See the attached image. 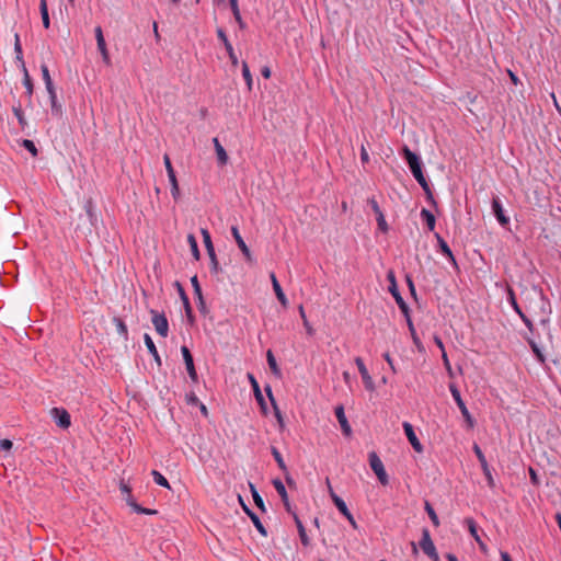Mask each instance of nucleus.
Segmentation results:
<instances>
[{
    "label": "nucleus",
    "instance_id": "4468645a",
    "mask_svg": "<svg viewBox=\"0 0 561 561\" xmlns=\"http://www.w3.org/2000/svg\"><path fill=\"white\" fill-rule=\"evenodd\" d=\"M335 416L340 423V426H341V430L343 432V434L348 437L351 436L352 434V428H351V425L345 416V413H344V408L343 405H337L335 408Z\"/></svg>",
    "mask_w": 561,
    "mask_h": 561
},
{
    "label": "nucleus",
    "instance_id": "f704fd0d",
    "mask_svg": "<svg viewBox=\"0 0 561 561\" xmlns=\"http://www.w3.org/2000/svg\"><path fill=\"white\" fill-rule=\"evenodd\" d=\"M242 76L247 83L248 90L251 91L252 85H253V79H252L250 68L245 61L242 62Z\"/></svg>",
    "mask_w": 561,
    "mask_h": 561
},
{
    "label": "nucleus",
    "instance_id": "c85d7f7f",
    "mask_svg": "<svg viewBox=\"0 0 561 561\" xmlns=\"http://www.w3.org/2000/svg\"><path fill=\"white\" fill-rule=\"evenodd\" d=\"M201 232L203 236V240H204L208 256H214V253H216V252H215V248H214L209 231L207 229L203 228L201 230Z\"/></svg>",
    "mask_w": 561,
    "mask_h": 561
},
{
    "label": "nucleus",
    "instance_id": "423d86ee",
    "mask_svg": "<svg viewBox=\"0 0 561 561\" xmlns=\"http://www.w3.org/2000/svg\"><path fill=\"white\" fill-rule=\"evenodd\" d=\"M368 460H369V466H370L371 470L375 472V474L377 476L379 482L382 485H387L389 483V478H388V474L385 470L383 463H382L381 459L379 458V456L375 451H371L368 455Z\"/></svg>",
    "mask_w": 561,
    "mask_h": 561
},
{
    "label": "nucleus",
    "instance_id": "680f3d73",
    "mask_svg": "<svg viewBox=\"0 0 561 561\" xmlns=\"http://www.w3.org/2000/svg\"><path fill=\"white\" fill-rule=\"evenodd\" d=\"M360 161L364 164L369 162V154L364 146L360 148Z\"/></svg>",
    "mask_w": 561,
    "mask_h": 561
},
{
    "label": "nucleus",
    "instance_id": "4d7b16f0",
    "mask_svg": "<svg viewBox=\"0 0 561 561\" xmlns=\"http://www.w3.org/2000/svg\"><path fill=\"white\" fill-rule=\"evenodd\" d=\"M217 36L222 42L224 46L231 44L226 35V32L222 28H217Z\"/></svg>",
    "mask_w": 561,
    "mask_h": 561
},
{
    "label": "nucleus",
    "instance_id": "0e129e2a",
    "mask_svg": "<svg viewBox=\"0 0 561 561\" xmlns=\"http://www.w3.org/2000/svg\"><path fill=\"white\" fill-rule=\"evenodd\" d=\"M298 311H299L300 318L302 319L304 325L308 327V320H307L306 312H305V309H304L302 305H300L298 307Z\"/></svg>",
    "mask_w": 561,
    "mask_h": 561
},
{
    "label": "nucleus",
    "instance_id": "5701e85b",
    "mask_svg": "<svg viewBox=\"0 0 561 561\" xmlns=\"http://www.w3.org/2000/svg\"><path fill=\"white\" fill-rule=\"evenodd\" d=\"M271 280H272V285H273V289H274V293L278 299V301L280 302V305L286 308L287 305H288V300H287V297L286 295L284 294L276 276L274 273L271 274Z\"/></svg>",
    "mask_w": 561,
    "mask_h": 561
},
{
    "label": "nucleus",
    "instance_id": "7ed1b4c3",
    "mask_svg": "<svg viewBox=\"0 0 561 561\" xmlns=\"http://www.w3.org/2000/svg\"><path fill=\"white\" fill-rule=\"evenodd\" d=\"M119 490H121V493H122L124 500L126 501L127 505L130 506L135 513L145 514V515L157 514L156 510L142 507L135 501L134 496L131 495L130 485L128 483H126L124 480H122L119 483Z\"/></svg>",
    "mask_w": 561,
    "mask_h": 561
},
{
    "label": "nucleus",
    "instance_id": "72a5a7b5",
    "mask_svg": "<svg viewBox=\"0 0 561 561\" xmlns=\"http://www.w3.org/2000/svg\"><path fill=\"white\" fill-rule=\"evenodd\" d=\"M41 70H42V76H43V80L45 82V87H46V90L47 91H51V90H55V87H54V83H53V80L50 78V75H49V70H48V67L46 65H42L41 66Z\"/></svg>",
    "mask_w": 561,
    "mask_h": 561
},
{
    "label": "nucleus",
    "instance_id": "b1692460",
    "mask_svg": "<svg viewBox=\"0 0 561 561\" xmlns=\"http://www.w3.org/2000/svg\"><path fill=\"white\" fill-rule=\"evenodd\" d=\"M213 144H214V147H215L218 164L221 165V167L226 165L227 162H228V154H227L225 148L221 146V144L218 140V138H214L213 139Z\"/></svg>",
    "mask_w": 561,
    "mask_h": 561
},
{
    "label": "nucleus",
    "instance_id": "a211bd4d",
    "mask_svg": "<svg viewBox=\"0 0 561 561\" xmlns=\"http://www.w3.org/2000/svg\"><path fill=\"white\" fill-rule=\"evenodd\" d=\"M463 524L467 526L470 535L478 542L480 549L482 551H485V543L481 540V538L479 536L478 525H477L476 520L472 517H467V518H465Z\"/></svg>",
    "mask_w": 561,
    "mask_h": 561
},
{
    "label": "nucleus",
    "instance_id": "a878e982",
    "mask_svg": "<svg viewBox=\"0 0 561 561\" xmlns=\"http://www.w3.org/2000/svg\"><path fill=\"white\" fill-rule=\"evenodd\" d=\"M144 341H145V344H146L149 353L153 356L154 360L158 363V365H161V358L158 353V350H157L151 336L148 333H146L144 335Z\"/></svg>",
    "mask_w": 561,
    "mask_h": 561
},
{
    "label": "nucleus",
    "instance_id": "e2e57ef3",
    "mask_svg": "<svg viewBox=\"0 0 561 561\" xmlns=\"http://www.w3.org/2000/svg\"><path fill=\"white\" fill-rule=\"evenodd\" d=\"M94 33L96 42L105 39L103 35V30L100 25L94 28Z\"/></svg>",
    "mask_w": 561,
    "mask_h": 561
},
{
    "label": "nucleus",
    "instance_id": "0eeeda50",
    "mask_svg": "<svg viewBox=\"0 0 561 561\" xmlns=\"http://www.w3.org/2000/svg\"><path fill=\"white\" fill-rule=\"evenodd\" d=\"M420 548L433 561H438L439 557L436 551L435 545L431 538L430 530L424 528L422 530V538L420 540Z\"/></svg>",
    "mask_w": 561,
    "mask_h": 561
},
{
    "label": "nucleus",
    "instance_id": "864d4df0",
    "mask_svg": "<svg viewBox=\"0 0 561 561\" xmlns=\"http://www.w3.org/2000/svg\"><path fill=\"white\" fill-rule=\"evenodd\" d=\"M163 161H164V165H165V170H167L168 176L171 175V174H175V171H174V169L172 167V163H171L169 154H164Z\"/></svg>",
    "mask_w": 561,
    "mask_h": 561
},
{
    "label": "nucleus",
    "instance_id": "39448f33",
    "mask_svg": "<svg viewBox=\"0 0 561 561\" xmlns=\"http://www.w3.org/2000/svg\"><path fill=\"white\" fill-rule=\"evenodd\" d=\"M387 279L389 282V293L392 295V297L394 298L398 307L400 308V310L402 311V313L408 317L409 316V307L407 305V302L404 301V299L402 298L399 289H398V285H397V280H396V276H394V273L393 271H389L387 273Z\"/></svg>",
    "mask_w": 561,
    "mask_h": 561
},
{
    "label": "nucleus",
    "instance_id": "6ab92c4d",
    "mask_svg": "<svg viewBox=\"0 0 561 561\" xmlns=\"http://www.w3.org/2000/svg\"><path fill=\"white\" fill-rule=\"evenodd\" d=\"M248 378H249V381H250L251 387L253 389V393H254V397H255L257 403L260 404V407L263 410V412H265L266 411V403H265L264 397H263V394L261 392V389H260L257 380L255 379V377L252 374H248Z\"/></svg>",
    "mask_w": 561,
    "mask_h": 561
},
{
    "label": "nucleus",
    "instance_id": "774afa93",
    "mask_svg": "<svg viewBox=\"0 0 561 561\" xmlns=\"http://www.w3.org/2000/svg\"><path fill=\"white\" fill-rule=\"evenodd\" d=\"M229 3H230V8H231V11L232 13H238L240 10H239V5H238V0H229Z\"/></svg>",
    "mask_w": 561,
    "mask_h": 561
},
{
    "label": "nucleus",
    "instance_id": "338daca9",
    "mask_svg": "<svg viewBox=\"0 0 561 561\" xmlns=\"http://www.w3.org/2000/svg\"><path fill=\"white\" fill-rule=\"evenodd\" d=\"M529 476H530V480H531V482H533L535 485L539 484L537 473H536V471H535L533 468H529Z\"/></svg>",
    "mask_w": 561,
    "mask_h": 561
},
{
    "label": "nucleus",
    "instance_id": "9d476101",
    "mask_svg": "<svg viewBox=\"0 0 561 561\" xmlns=\"http://www.w3.org/2000/svg\"><path fill=\"white\" fill-rule=\"evenodd\" d=\"M181 353H182V356H183V359L185 363L187 374H188L191 380L196 383L198 381V375L195 369L194 359H193V356H192L188 347L183 345L181 347Z\"/></svg>",
    "mask_w": 561,
    "mask_h": 561
},
{
    "label": "nucleus",
    "instance_id": "393cba45",
    "mask_svg": "<svg viewBox=\"0 0 561 561\" xmlns=\"http://www.w3.org/2000/svg\"><path fill=\"white\" fill-rule=\"evenodd\" d=\"M273 485H274L275 490L277 491L278 495L280 496L286 510L289 512L290 505H289L288 495H287V491L285 489L284 483L279 479H275V480H273Z\"/></svg>",
    "mask_w": 561,
    "mask_h": 561
},
{
    "label": "nucleus",
    "instance_id": "13d9d810",
    "mask_svg": "<svg viewBox=\"0 0 561 561\" xmlns=\"http://www.w3.org/2000/svg\"><path fill=\"white\" fill-rule=\"evenodd\" d=\"M382 356H383L385 360L387 362V364L389 365V367H390L391 371H392L393 374H397V368H396V366H394L393 359H392V357L390 356V354H389V353H385Z\"/></svg>",
    "mask_w": 561,
    "mask_h": 561
},
{
    "label": "nucleus",
    "instance_id": "09e8293b",
    "mask_svg": "<svg viewBox=\"0 0 561 561\" xmlns=\"http://www.w3.org/2000/svg\"><path fill=\"white\" fill-rule=\"evenodd\" d=\"M225 48H226V50L228 53L229 59L231 61V65L236 67L239 61H238L237 55L234 54L232 45L228 44L227 46H225Z\"/></svg>",
    "mask_w": 561,
    "mask_h": 561
},
{
    "label": "nucleus",
    "instance_id": "3c124183",
    "mask_svg": "<svg viewBox=\"0 0 561 561\" xmlns=\"http://www.w3.org/2000/svg\"><path fill=\"white\" fill-rule=\"evenodd\" d=\"M442 359H443V363H444V366H445V368L447 370L448 376L449 377H454V371H453L450 362L448 359L447 353L442 354Z\"/></svg>",
    "mask_w": 561,
    "mask_h": 561
},
{
    "label": "nucleus",
    "instance_id": "052dcab7",
    "mask_svg": "<svg viewBox=\"0 0 561 561\" xmlns=\"http://www.w3.org/2000/svg\"><path fill=\"white\" fill-rule=\"evenodd\" d=\"M12 446H13V443L10 439L5 438V439L0 440V449L1 450L8 451L12 448Z\"/></svg>",
    "mask_w": 561,
    "mask_h": 561
},
{
    "label": "nucleus",
    "instance_id": "c03bdc74",
    "mask_svg": "<svg viewBox=\"0 0 561 561\" xmlns=\"http://www.w3.org/2000/svg\"><path fill=\"white\" fill-rule=\"evenodd\" d=\"M114 321L116 323L118 333L121 335H123L125 339H127L128 330H127V325L125 324V322L119 318H115Z\"/></svg>",
    "mask_w": 561,
    "mask_h": 561
},
{
    "label": "nucleus",
    "instance_id": "603ef678",
    "mask_svg": "<svg viewBox=\"0 0 561 561\" xmlns=\"http://www.w3.org/2000/svg\"><path fill=\"white\" fill-rule=\"evenodd\" d=\"M210 259V272L214 274H218L219 272V263L216 256V253H214V256H209Z\"/></svg>",
    "mask_w": 561,
    "mask_h": 561
},
{
    "label": "nucleus",
    "instance_id": "f03ea898",
    "mask_svg": "<svg viewBox=\"0 0 561 561\" xmlns=\"http://www.w3.org/2000/svg\"><path fill=\"white\" fill-rule=\"evenodd\" d=\"M402 156L405 159L411 173L413 174L414 179L417 181V183L423 188L427 198L433 199V194H432L430 184L422 171V161H421L420 157L416 153H414L413 151H411L408 146H403Z\"/></svg>",
    "mask_w": 561,
    "mask_h": 561
},
{
    "label": "nucleus",
    "instance_id": "f8f14e48",
    "mask_svg": "<svg viewBox=\"0 0 561 561\" xmlns=\"http://www.w3.org/2000/svg\"><path fill=\"white\" fill-rule=\"evenodd\" d=\"M355 364H356V366L358 368V371L360 374V377H362V380L364 382L365 388L368 391H374L375 390V383H374V380H373L371 376L368 373V369L365 366L364 360L360 357H356L355 358Z\"/></svg>",
    "mask_w": 561,
    "mask_h": 561
},
{
    "label": "nucleus",
    "instance_id": "f257e3e1",
    "mask_svg": "<svg viewBox=\"0 0 561 561\" xmlns=\"http://www.w3.org/2000/svg\"><path fill=\"white\" fill-rule=\"evenodd\" d=\"M526 309L531 316L538 318L540 325L549 328L552 309L549 299L541 289H534V295L527 297Z\"/></svg>",
    "mask_w": 561,
    "mask_h": 561
},
{
    "label": "nucleus",
    "instance_id": "9b49d317",
    "mask_svg": "<svg viewBox=\"0 0 561 561\" xmlns=\"http://www.w3.org/2000/svg\"><path fill=\"white\" fill-rule=\"evenodd\" d=\"M50 414L59 427L66 430L71 425L70 414L66 409L53 408Z\"/></svg>",
    "mask_w": 561,
    "mask_h": 561
},
{
    "label": "nucleus",
    "instance_id": "e433bc0d",
    "mask_svg": "<svg viewBox=\"0 0 561 561\" xmlns=\"http://www.w3.org/2000/svg\"><path fill=\"white\" fill-rule=\"evenodd\" d=\"M528 344L531 348V351L534 352L537 360L541 364H545L546 362V357L545 355L542 354V352L540 351L539 346L537 345V343L534 341V340H528Z\"/></svg>",
    "mask_w": 561,
    "mask_h": 561
},
{
    "label": "nucleus",
    "instance_id": "49530a36",
    "mask_svg": "<svg viewBox=\"0 0 561 561\" xmlns=\"http://www.w3.org/2000/svg\"><path fill=\"white\" fill-rule=\"evenodd\" d=\"M472 449H473V451H474V454H476V456H477V458H478V460H479V462H480L481 467H483V466L488 465V461H486V459H485V456H484V454L482 453V450H481V448L479 447V445H478V444H473Z\"/></svg>",
    "mask_w": 561,
    "mask_h": 561
},
{
    "label": "nucleus",
    "instance_id": "79ce46f5",
    "mask_svg": "<svg viewBox=\"0 0 561 561\" xmlns=\"http://www.w3.org/2000/svg\"><path fill=\"white\" fill-rule=\"evenodd\" d=\"M251 493L254 500L255 505L261 508L262 511H265L264 502L259 492L256 491L255 486L250 483Z\"/></svg>",
    "mask_w": 561,
    "mask_h": 561
},
{
    "label": "nucleus",
    "instance_id": "f3484780",
    "mask_svg": "<svg viewBox=\"0 0 561 561\" xmlns=\"http://www.w3.org/2000/svg\"><path fill=\"white\" fill-rule=\"evenodd\" d=\"M492 210H493V214L496 217L497 221L502 226H505L510 222L508 217H506L504 214L502 203H501L500 198L496 196L493 197V199H492Z\"/></svg>",
    "mask_w": 561,
    "mask_h": 561
},
{
    "label": "nucleus",
    "instance_id": "58836bf2",
    "mask_svg": "<svg viewBox=\"0 0 561 561\" xmlns=\"http://www.w3.org/2000/svg\"><path fill=\"white\" fill-rule=\"evenodd\" d=\"M151 474L153 477L154 482L158 485H161V486L170 489V484H169L168 480L165 479V477L163 474H161L157 470H152Z\"/></svg>",
    "mask_w": 561,
    "mask_h": 561
},
{
    "label": "nucleus",
    "instance_id": "6e6d98bb",
    "mask_svg": "<svg viewBox=\"0 0 561 561\" xmlns=\"http://www.w3.org/2000/svg\"><path fill=\"white\" fill-rule=\"evenodd\" d=\"M368 204L370 205L376 217L379 216V214H382V210L380 209L379 204L375 198L368 199Z\"/></svg>",
    "mask_w": 561,
    "mask_h": 561
},
{
    "label": "nucleus",
    "instance_id": "2eb2a0df",
    "mask_svg": "<svg viewBox=\"0 0 561 561\" xmlns=\"http://www.w3.org/2000/svg\"><path fill=\"white\" fill-rule=\"evenodd\" d=\"M231 234H232L238 248L242 252V254L247 257L248 261H250L251 260L250 249L248 248L247 243L244 242L243 238L241 237L237 226L231 227Z\"/></svg>",
    "mask_w": 561,
    "mask_h": 561
},
{
    "label": "nucleus",
    "instance_id": "473e14b6",
    "mask_svg": "<svg viewBox=\"0 0 561 561\" xmlns=\"http://www.w3.org/2000/svg\"><path fill=\"white\" fill-rule=\"evenodd\" d=\"M266 359H267V364L270 366V369L272 370V373L275 375V376H279L280 375V369L276 363V359H275V356L273 354V352L271 350L267 351L266 353Z\"/></svg>",
    "mask_w": 561,
    "mask_h": 561
},
{
    "label": "nucleus",
    "instance_id": "c756f323",
    "mask_svg": "<svg viewBox=\"0 0 561 561\" xmlns=\"http://www.w3.org/2000/svg\"><path fill=\"white\" fill-rule=\"evenodd\" d=\"M39 12L43 21V25L45 28H49L50 20L48 14V8L46 0H39Z\"/></svg>",
    "mask_w": 561,
    "mask_h": 561
},
{
    "label": "nucleus",
    "instance_id": "bf43d9fd",
    "mask_svg": "<svg viewBox=\"0 0 561 561\" xmlns=\"http://www.w3.org/2000/svg\"><path fill=\"white\" fill-rule=\"evenodd\" d=\"M14 51H15V55H22V53H23L19 34H15V36H14Z\"/></svg>",
    "mask_w": 561,
    "mask_h": 561
},
{
    "label": "nucleus",
    "instance_id": "1a4fd4ad",
    "mask_svg": "<svg viewBox=\"0 0 561 561\" xmlns=\"http://www.w3.org/2000/svg\"><path fill=\"white\" fill-rule=\"evenodd\" d=\"M151 322L159 335L167 337L169 334V322L164 313H160L157 310H150Z\"/></svg>",
    "mask_w": 561,
    "mask_h": 561
},
{
    "label": "nucleus",
    "instance_id": "4be33fe9",
    "mask_svg": "<svg viewBox=\"0 0 561 561\" xmlns=\"http://www.w3.org/2000/svg\"><path fill=\"white\" fill-rule=\"evenodd\" d=\"M49 95L50 101V111L51 115L55 117H61L62 116V106L58 102L56 89L51 91H47Z\"/></svg>",
    "mask_w": 561,
    "mask_h": 561
},
{
    "label": "nucleus",
    "instance_id": "2f4dec72",
    "mask_svg": "<svg viewBox=\"0 0 561 561\" xmlns=\"http://www.w3.org/2000/svg\"><path fill=\"white\" fill-rule=\"evenodd\" d=\"M271 453L278 466V468L283 471V472H287V466L284 461V458L282 456V454L279 453V450L275 447V446H272L271 447Z\"/></svg>",
    "mask_w": 561,
    "mask_h": 561
},
{
    "label": "nucleus",
    "instance_id": "a18cd8bd",
    "mask_svg": "<svg viewBox=\"0 0 561 561\" xmlns=\"http://www.w3.org/2000/svg\"><path fill=\"white\" fill-rule=\"evenodd\" d=\"M482 468V471H483V474L488 481V485L493 489L495 486V482H494V479H493V476L491 473V470H490V467L489 465H485Z\"/></svg>",
    "mask_w": 561,
    "mask_h": 561
},
{
    "label": "nucleus",
    "instance_id": "ddd939ff",
    "mask_svg": "<svg viewBox=\"0 0 561 561\" xmlns=\"http://www.w3.org/2000/svg\"><path fill=\"white\" fill-rule=\"evenodd\" d=\"M402 426H403L404 433L407 435V438L410 442V444L412 445L413 449L416 453H422L423 451V446L420 443V440H419V438H417V436H416V434L414 432L413 426L409 422H404L402 424Z\"/></svg>",
    "mask_w": 561,
    "mask_h": 561
},
{
    "label": "nucleus",
    "instance_id": "aec40b11",
    "mask_svg": "<svg viewBox=\"0 0 561 561\" xmlns=\"http://www.w3.org/2000/svg\"><path fill=\"white\" fill-rule=\"evenodd\" d=\"M265 392H266L267 397L270 398L271 403H272V405H273V409H274V415H275V417H276V420H277V423H278L279 430H280V431H283V430L285 428L284 417H283L282 412H280V410L278 409L277 403H276V401H275V399H274V397H273V392H272V388H271V386H268V385H267V386L265 387Z\"/></svg>",
    "mask_w": 561,
    "mask_h": 561
},
{
    "label": "nucleus",
    "instance_id": "cd10ccee",
    "mask_svg": "<svg viewBox=\"0 0 561 561\" xmlns=\"http://www.w3.org/2000/svg\"><path fill=\"white\" fill-rule=\"evenodd\" d=\"M422 220L425 222L427 229L433 231L435 229L436 219L435 216L428 209L423 208L420 214Z\"/></svg>",
    "mask_w": 561,
    "mask_h": 561
},
{
    "label": "nucleus",
    "instance_id": "de8ad7c7",
    "mask_svg": "<svg viewBox=\"0 0 561 561\" xmlns=\"http://www.w3.org/2000/svg\"><path fill=\"white\" fill-rule=\"evenodd\" d=\"M22 146L28 151L31 152V154L33 157H36L37 156V148L35 146V144L32 141V140H28V139H24L22 141Z\"/></svg>",
    "mask_w": 561,
    "mask_h": 561
},
{
    "label": "nucleus",
    "instance_id": "37998d69",
    "mask_svg": "<svg viewBox=\"0 0 561 561\" xmlns=\"http://www.w3.org/2000/svg\"><path fill=\"white\" fill-rule=\"evenodd\" d=\"M12 111H13L14 116L18 118V122H19L21 128L23 129L26 125V119L24 117V113H23L21 106H13Z\"/></svg>",
    "mask_w": 561,
    "mask_h": 561
},
{
    "label": "nucleus",
    "instance_id": "dca6fc26",
    "mask_svg": "<svg viewBox=\"0 0 561 561\" xmlns=\"http://www.w3.org/2000/svg\"><path fill=\"white\" fill-rule=\"evenodd\" d=\"M327 483L332 502L343 516H348L351 512L347 508L346 503L333 491L329 480H327Z\"/></svg>",
    "mask_w": 561,
    "mask_h": 561
},
{
    "label": "nucleus",
    "instance_id": "7c9ffc66",
    "mask_svg": "<svg viewBox=\"0 0 561 561\" xmlns=\"http://www.w3.org/2000/svg\"><path fill=\"white\" fill-rule=\"evenodd\" d=\"M187 243L190 245V249H191V252H192V255L194 256V259L196 261L199 260L201 257V253H199V249H198V244H197V240L195 238L194 234L190 233L187 236Z\"/></svg>",
    "mask_w": 561,
    "mask_h": 561
},
{
    "label": "nucleus",
    "instance_id": "a19ab883",
    "mask_svg": "<svg viewBox=\"0 0 561 561\" xmlns=\"http://www.w3.org/2000/svg\"><path fill=\"white\" fill-rule=\"evenodd\" d=\"M425 511H426L430 519L434 524V526L437 527L439 525L438 516H437L436 512L434 511L433 506L427 501L425 502Z\"/></svg>",
    "mask_w": 561,
    "mask_h": 561
},
{
    "label": "nucleus",
    "instance_id": "69168bd1",
    "mask_svg": "<svg viewBox=\"0 0 561 561\" xmlns=\"http://www.w3.org/2000/svg\"><path fill=\"white\" fill-rule=\"evenodd\" d=\"M434 342L438 346V348L442 351V354L446 353L444 343H443V341H442V339L439 336L435 335L434 336Z\"/></svg>",
    "mask_w": 561,
    "mask_h": 561
},
{
    "label": "nucleus",
    "instance_id": "5fc2aeb1",
    "mask_svg": "<svg viewBox=\"0 0 561 561\" xmlns=\"http://www.w3.org/2000/svg\"><path fill=\"white\" fill-rule=\"evenodd\" d=\"M405 318H407V321H408L409 329H410V331L412 333L413 342L415 343V345L419 346L420 345V340H419V337L415 334V330H414L412 320L410 318V314L408 317H405Z\"/></svg>",
    "mask_w": 561,
    "mask_h": 561
},
{
    "label": "nucleus",
    "instance_id": "ea45409f",
    "mask_svg": "<svg viewBox=\"0 0 561 561\" xmlns=\"http://www.w3.org/2000/svg\"><path fill=\"white\" fill-rule=\"evenodd\" d=\"M250 518H251L253 525L255 526V528L257 529V531L261 535L266 536L267 531H266L265 527L263 526V524L261 523L259 516L255 513H251Z\"/></svg>",
    "mask_w": 561,
    "mask_h": 561
},
{
    "label": "nucleus",
    "instance_id": "20e7f679",
    "mask_svg": "<svg viewBox=\"0 0 561 561\" xmlns=\"http://www.w3.org/2000/svg\"><path fill=\"white\" fill-rule=\"evenodd\" d=\"M448 388L453 396V399L455 400L458 409L460 410L462 417L465 419L467 428L472 430L476 425V421L470 414L465 401L462 400L459 389L455 383H449Z\"/></svg>",
    "mask_w": 561,
    "mask_h": 561
},
{
    "label": "nucleus",
    "instance_id": "bb28decb",
    "mask_svg": "<svg viewBox=\"0 0 561 561\" xmlns=\"http://www.w3.org/2000/svg\"><path fill=\"white\" fill-rule=\"evenodd\" d=\"M294 519H295V523H296V526L298 529V534H299L301 543L305 547L309 546L310 540H309V537L307 536L306 528H305L302 522L299 519V517L296 514H294Z\"/></svg>",
    "mask_w": 561,
    "mask_h": 561
},
{
    "label": "nucleus",
    "instance_id": "4c0bfd02",
    "mask_svg": "<svg viewBox=\"0 0 561 561\" xmlns=\"http://www.w3.org/2000/svg\"><path fill=\"white\" fill-rule=\"evenodd\" d=\"M191 284H192V286L194 288V294L197 296L201 305H204L203 293H202V288H201V285L198 283L197 276H193L191 278Z\"/></svg>",
    "mask_w": 561,
    "mask_h": 561
},
{
    "label": "nucleus",
    "instance_id": "6e6552de",
    "mask_svg": "<svg viewBox=\"0 0 561 561\" xmlns=\"http://www.w3.org/2000/svg\"><path fill=\"white\" fill-rule=\"evenodd\" d=\"M507 301L512 306L514 311L519 316V318L522 319L524 324L527 327V329L533 333L534 329H535L534 323H533L531 319L523 311V309L518 305L515 293L511 287L507 288Z\"/></svg>",
    "mask_w": 561,
    "mask_h": 561
},
{
    "label": "nucleus",
    "instance_id": "412c9836",
    "mask_svg": "<svg viewBox=\"0 0 561 561\" xmlns=\"http://www.w3.org/2000/svg\"><path fill=\"white\" fill-rule=\"evenodd\" d=\"M436 239L442 254L445 255L453 265L457 266V261L447 242L438 233H436Z\"/></svg>",
    "mask_w": 561,
    "mask_h": 561
},
{
    "label": "nucleus",
    "instance_id": "8fccbe9b",
    "mask_svg": "<svg viewBox=\"0 0 561 561\" xmlns=\"http://www.w3.org/2000/svg\"><path fill=\"white\" fill-rule=\"evenodd\" d=\"M376 220H377V224H378V228L382 232H387L388 231V225H387V221L385 219L383 213L379 214V216L376 217Z\"/></svg>",
    "mask_w": 561,
    "mask_h": 561
},
{
    "label": "nucleus",
    "instance_id": "c9c22d12",
    "mask_svg": "<svg viewBox=\"0 0 561 561\" xmlns=\"http://www.w3.org/2000/svg\"><path fill=\"white\" fill-rule=\"evenodd\" d=\"M23 73H24L23 84H24V87L26 89V94H27L28 99H31L32 94H33L34 85H33L32 78L30 77L26 67H24Z\"/></svg>",
    "mask_w": 561,
    "mask_h": 561
}]
</instances>
